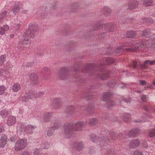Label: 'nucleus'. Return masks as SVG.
<instances>
[{"label": "nucleus", "mask_w": 155, "mask_h": 155, "mask_svg": "<svg viewBox=\"0 0 155 155\" xmlns=\"http://www.w3.org/2000/svg\"><path fill=\"white\" fill-rule=\"evenodd\" d=\"M133 155H143V154L142 152L137 150L134 152Z\"/></svg>", "instance_id": "nucleus-16"}, {"label": "nucleus", "mask_w": 155, "mask_h": 155, "mask_svg": "<svg viewBox=\"0 0 155 155\" xmlns=\"http://www.w3.org/2000/svg\"><path fill=\"white\" fill-rule=\"evenodd\" d=\"M124 120H125L126 121H127V120H126L125 119H124Z\"/></svg>", "instance_id": "nucleus-46"}, {"label": "nucleus", "mask_w": 155, "mask_h": 155, "mask_svg": "<svg viewBox=\"0 0 155 155\" xmlns=\"http://www.w3.org/2000/svg\"><path fill=\"white\" fill-rule=\"evenodd\" d=\"M74 145L78 151L81 150L83 147L82 144L81 143H76L74 144Z\"/></svg>", "instance_id": "nucleus-12"}, {"label": "nucleus", "mask_w": 155, "mask_h": 155, "mask_svg": "<svg viewBox=\"0 0 155 155\" xmlns=\"http://www.w3.org/2000/svg\"><path fill=\"white\" fill-rule=\"evenodd\" d=\"M138 5V3L136 0L131 1L129 2L128 6L130 10H132L136 8Z\"/></svg>", "instance_id": "nucleus-3"}, {"label": "nucleus", "mask_w": 155, "mask_h": 155, "mask_svg": "<svg viewBox=\"0 0 155 155\" xmlns=\"http://www.w3.org/2000/svg\"><path fill=\"white\" fill-rule=\"evenodd\" d=\"M34 97V96L33 94L31 93H29V94H28L27 96V97L30 98V99H32Z\"/></svg>", "instance_id": "nucleus-25"}, {"label": "nucleus", "mask_w": 155, "mask_h": 155, "mask_svg": "<svg viewBox=\"0 0 155 155\" xmlns=\"http://www.w3.org/2000/svg\"><path fill=\"white\" fill-rule=\"evenodd\" d=\"M16 122V118L13 116H10L7 118L6 124L8 126L14 125Z\"/></svg>", "instance_id": "nucleus-2"}, {"label": "nucleus", "mask_w": 155, "mask_h": 155, "mask_svg": "<svg viewBox=\"0 0 155 155\" xmlns=\"http://www.w3.org/2000/svg\"><path fill=\"white\" fill-rule=\"evenodd\" d=\"M30 79L33 81H37L38 79L37 75L34 73L31 74L30 76Z\"/></svg>", "instance_id": "nucleus-10"}, {"label": "nucleus", "mask_w": 155, "mask_h": 155, "mask_svg": "<svg viewBox=\"0 0 155 155\" xmlns=\"http://www.w3.org/2000/svg\"><path fill=\"white\" fill-rule=\"evenodd\" d=\"M153 84L154 85H155V81H154L153 82Z\"/></svg>", "instance_id": "nucleus-44"}, {"label": "nucleus", "mask_w": 155, "mask_h": 155, "mask_svg": "<svg viewBox=\"0 0 155 155\" xmlns=\"http://www.w3.org/2000/svg\"><path fill=\"white\" fill-rule=\"evenodd\" d=\"M143 108L144 110H148V108L146 106H144L143 107Z\"/></svg>", "instance_id": "nucleus-39"}, {"label": "nucleus", "mask_w": 155, "mask_h": 155, "mask_svg": "<svg viewBox=\"0 0 155 155\" xmlns=\"http://www.w3.org/2000/svg\"><path fill=\"white\" fill-rule=\"evenodd\" d=\"M136 34L135 32L129 31L126 34L127 37L128 38H132L136 36Z\"/></svg>", "instance_id": "nucleus-7"}, {"label": "nucleus", "mask_w": 155, "mask_h": 155, "mask_svg": "<svg viewBox=\"0 0 155 155\" xmlns=\"http://www.w3.org/2000/svg\"><path fill=\"white\" fill-rule=\"evenodd\" d=\"M5 90V87L3 86H0V95L3 94Z\"/></svg>", "instance_id": "nucleus-18"}, {"label": "nucleus", "mask_w": 155, "mask_h": 155, "mask_svg": "<svg viewBox=\"0 0 155 155\" xmlns=\"http://www.w3.org/2000/svg\"><path fill=\"white\" fill-rule=\"evenodd\" d=\"M1 115L3 117H5L8 114V111L5 109L1 111L0 113Z\"/></svg>", "instance_id": "nucleus-13"}, {"label": "nucleus", "mask_w": 155, "mask_h": 155, "mask_svg": "<svg viewBox=\"0 0 155 155\" xmlns=\"http://www.w3.org/2000/svg\"><path fill=\"white\" fill-rule=\"evenodd\" d=\"M53 133V132L52 131L51 129L49 130L48 131L47 134L48 136H50L51 135L52 133Z\"/></svg>", "instance_id": "nucleus-28"}, {"label": "nucleus", "mask_w": 155, "mask_h": 155, "mask_svg": "<svg viewBox=\"0 0 155 155\" xmlns=\"http://www.w3.org/2000/svg\"><path fill=\"white\" fill-rule=\"evenodd\" d=\"M139 48V47H138L137 46V47H136L135 49H134V50H137V49H138Z\"/></svg>", "instance_id": "nucleus-41"}, {"label": "nucleus", "mask_w": 155, "mask_h": 155, "mask_svg": "<svg viewBox=\"0 0 155 155\" xmlns=\"http://www.w3.org/2000/svg\"><path fill=\"white\" fill-rule=\"evenodd\" d=\"M64 131L65 133H67L68 131L70 132L72 130L71 127L70 125L66 126L64 127Z\"/></svg>", "instance_id": "nucleus-17"}, {"label": "nucleus", "mask_w": 155, "mask_h": 155, "mask_svg": "<svg viewBox=\"0 0 155 155\" xmlns=\"http://www.w3.org/2000/svg\"><path fill=\"white\" fill-rule=\"evenodd\" d=\"M91 140L93 141H94V142H95V140L94 141V140H93V138L92 137H91Z\"/></svg>", "instance_id": "nucleus-42"}, {"label": "nucleus", "mask_w": 155, "mask_h": 155, "mask_svg": "<svg viewBox=\"0 0 155 155\" xmlns=\"http://www.w3.org/2000/svg\"><path fill=\"white\" fill-rule=\"evenodd\" d=\"M94 137H95V139H96V137H95V136H94Z\"/></svg>", "instance_id": "nucleus-45"}, {"label": "nucleus", "mask_w": 155, "mask_h": 155, "mask_svg": "<svg viewBox=\"0 0 155 155\" xmlns=\"http://www.w3.org/2000/svg\"><path fill=\"white\" fill-rule=\"evenodd\" d=\"M10 139L11 142H14L15 141L16 139L15 137H11Z\"/></svg>", "instance_id": "nucleus-35"}, {"label": "nucleus", "mask_w": 155, "mask_h": 155, "mask_svg": "<svg viewBox=\"0 0 155 155\" xmlns=\"http://www.w3.org/2000/svg\"><path fill=\"white\" fill-rule=\"evenodd\" d=\"M139 82L140 84L142 85H144L146 84V81L144 80H140Z\"/></svg>", "instance_id": "nucleus-30"}, {"label": "nucleus", "mask_w": 155, "mask_h": 155, "mask_svg": "<svg viewBox=\"0 0 155 155\" xmlns=\"http://www.w3.org/2000/svg\"><path fill=\"white\" fill-rule=\"evenodd\" d=\"M128 116H129V117H130V115H129Z\"/></svg>", "instance_id": "nucleus-47"}, {"label": "nucleus", "mask_w": 155, "mask_h": 155, "mask_svg": "<svg viewBox=\"0 0 155 155\" xmlns=\"http://www.w3.org/2000/svg\"><path fill=\"white\" fill-rule=\"evenodd\" d=\"M153 2L152 0H145L143 4L146 6H149L152 5Z\"/></svg>", "instance_id": "nucleus-11"}, {"label": "nucleus", "mask_w": 155, "mask_h": 155, "mask_svg": "<svg viewBox=\"0 0 155 155\" xmlns=\"http://www.w3.org/2000/svg\"><path fill=\"white\" fill-rule=\"evenodd\" d=\"M149 62H150V60H147L145 61H144V64L145 65V64H147V63H149Z\"/></svg>", "instance_id": "nucleus-37"}, {"label": "nucleus", "mask_w": 155, "mask_h": 155, "mask_svg": "<svg viewBox=\"0 0 155 155\" xmlns=\"http://www.w3.org/2000/svg\"><path fill=\"white\" fill-rule=\"evenodd\" d=\"M20 89V86L18 83H16L14 84L12 87V89L14 92H17Z\"/></svg>", "instance_id": "nucleus-6"}, {"label": "nucleus", "mask_w": 155, "mask_h": 155, "mask_svg": "<svg viewBox=\"0 0 155 155\" xmlns=\"http://www.w3.org/2000/svg\"><path fill=\"white\" fill-rule=\"evenodd\" d=\"M28 36L30 37L33 38L34 37V35L33 34V33L32 32V31L30 32L28 35Z\"/></svg>", "instance_id": "nucleus-29"}, {"label": "nucleus", "mask_w": 155, "mask_h": 155, "mask_svg": "<svg viewBox=\"0 0 155 155\" xmlns=\"http://www.w3.org/2000/svg\"><path fill=\"white\" fill-rule=\"evenodd\" d=\"M7 136L5 135H3L0 138V147H5L7 143Z\"/></svg>", "instance_id": "nucleus-4"}, {"label": "nucleus", "mask_w": 155, "mask_h": 155, "mask_svg": "<svg viewBox=\"0 0 155 155\" xmlns=\"http://www.w3.org/2000/svg\"><path fill=\"white\" fill-rule=\"evenodd\" d=\"M106 61H107V62L108 64L113 63L114 62V60L113 59H111L108 58L107 59Z\"/></svg>", "instance_id": "nucleus-24"}, {"label": "nucleus", "mask_w": 155, "mask_h": 155, "mask_svg": "<svg viewBox=\"0 0 155 155\" xmlns=\"http://www.w3.org/2000/svg\"><path fill=\"white\" fill-rule=\"evenodd\" d=\"M4 131V127L2 126H0V133Z\"/></svg>", "instance_id": "nucleus-36"}, {"label": "nucleus", "mask_w": 155, "mask_h": 155, "mask_svg": "<svg viewBox=\"0 0 155 155\" xmlns=\"http://www.w3.org/2000/svg\"><path fill=\"white\" fill-rule=\"evenodd\" d=\"M150 30L149 29H147L144 30L143 31L142 35L143 36H146L148 35L150 33Z\"/></svg>", "instance_id": "nucleus-15"}, {"label": "nucleus", "mask_w": 155, "mask_h": 155, "mask_svg": "<svg viewBox=\"0 0 155 155\" xmlns=\"http://www.w3.org/2000/svg\"><path fill=\"white\" fill-rule=\"evenodd\" d=\"M3 28L4 29V30L5 31H7L9 29V27H8V26L7 25H4L3 27Z\"/></svg>", "instance_id": "nucleus-33"}, {"label": "nucleus", "mask_w": 155, "mask_h": 155, "mask_svg": "<svg viewBox=\"0 0 155 155\" xmlns=\"http://www.w3.org/2000/svg\"><path fill=\"white\" fill-rule=\"evenodd\" d=\"M35 27L34 25H31V26L30 25L29 28L30 29H32V28L33 32H34V31H36V30L35 29Z\"/></svg>", "instance_id": "nucleus-23"}, {"label": "nucleus", "mask_w": 155, "mask_h": 155, "mask_svg": "<svg viewBox=\"0 0 155 155\" xmlns=\"http://www.w3.org/2000/svg\"><path fill=\"white\" fill-rule=\"evenodd\" d=\"M5 59V56L4 55H2L0 57V60L1 61H4Z\"/></svg>", "instance_id": "nucleus-26"}, {"label": "nucleus", "mask_w": 155, "mask_h": 155, "mask_svg": "<svg viewBox=\"0 0 155 155\" xmlns=\"http://www.w3.org/2000/svg\"><path fill=\"white\" fill-rule=\"evenodd\" d=\"M107 77L108 75L106 74H103L101 76V78L103 80L105 79Z\"/></svg>", "instance_id": "nucleus-22"}, {"label": "nucleus", "mask_w": 155, "mask_h": 155, "mask_svg": "<svg viewBox=\"0 0 155 155\" xmlns=\"http://www.w3.org/2000/svg\"><path fill=\"white\" fill-rule=\"evenodd\" d=\"M149 135L150 137L155 136V130L153 129L151 130L149 133Z\"/></svg>", "instance_id": "nucleus-14"}, {"label": "nucleus", "mask_w": 155, "mask_h": 155, "mask_svg": "<svg viewBox=\"0 0 155 155\" xmlns=\"http://www.w3.org/2000/svg\"><path fill=\"white\" fill-rule=\"evenodd\" d=\"M141 99L143 101H147V97L145 95H143L141 97Z\"/></svg>", "instance_id": "nucleus-27"}, {"label": "nucleus", "mask_w": 155, "mask_h": 155, "mask_svg": "<svg viewBox=\"0 0 155 155\" xmlns=\"http://www.w3.org/2000/svg\"><path fill=\"white\" fill-rule=\"evenodd\" d=\"M140 132L138 129H133L130 131V134L133 136H136Z\"/></svg>", "instance_id": "nucleus-8"}, {"label": "nucleus", "mask_w": 155, "mask_h": 155, "mask_svg": "<svg viewBox=\"0 0 155 155\" xmlns=\"http://www.w3.org/2000/svg\"><path fill=\"white\" fill-rule=\"evenodd\" d=\"M27 141L20 139L17 140L15 146V150L19 151L23 150L26 146Z\"/></svg>", "instance_id": "nucleus-1"}, {"label": "nucleus", "mask_w": 155, "mask_h": 155, "mask_svg": "<svg viewBox=\"0 0 155 155\" xmlns=\"http://www.w3.org/2000/svg\"><path fill=\"white\" fill-rule=\"evenodd\" d=\"M149 88H150V89H152V88H153L152 86H150L149 87Z\"/></svg>", "instance_id": "nucleus-43"}, {"label": "nucleus", "mask_w": 155, "mask_h": 155, "mask_svg": "<svg viewBox=\"0 0 155 155\" xmlns=\"http://www.w3.org/2000/svg\"><path fill=\"white\" fill-rule=\"evenodd\" d=\"M83 123L79 122L77 123L75 125L74 128L76 130H80L83 126Z\"/></svg>", "instance_id": "nucleus-9"}, {"label": "nucleus", "mask_w": 155, "mask_h": 155, "mask_svg": "<svg viewBox=\"0 0 155 155\" xmlns=\"http://www.w3.org/2000/svg\"><path fill=\"white\" fill-rule=\"evenodd\" d=\"M140 144V142L139 140H133L130 142L129 146L131 148H134L138 147Z\"/></svg>", "instance_id": "nucleus-5"}, {"label": "nucleus", "mask_w": 155, "mask_h": 155, "mask_svg": "<svg viewBox=\"0 0 155 155\" xmlns=\"http://www.w3.org/2000/svg\"><path fill=\"white\" fill-rule=\"evenodd\" d=\"M7 12L6 11L3 12L2 13H1V14L0 15V18H4Z\"/></svg>", "instance_id": "nucleus-20"}, {"label": "nucleus", "mask_w": 155, "mask_h": 155, "mask_svg": "<svg viewBox=\"0 0 155 155\" xmlns=\"http://www.w3.org/2000/svg\"><path fill=\"white\" fill-rule=\"evenodd\" d=\"M94 120H92V121L90 122V123H89V124H90V125H92V126L94 124H92L91 123V122H94Z\"/></svg>", "instance_id": "nucleus-38"}, {"label": "nucleus", "mask_w": 155, "mask_h": 155, "mask_svg": "<svg viewBox=\"0 0 155 155\" xmlns=\"http://www.w3.org/2000/svg\"><path fill=\"white\" fill-rule=\"evenodd\" d=\"M137 64V62L136 61H133V68H134V69L136 67Z\"/></svg>", "instance_id": "nucleus-31"}, {"label": "nucleus", "mask_w": 155, "mask_h": 155, "mask_svg": "<svg viewBox=\"0 0 155 155\" xmlns=\"http://www.w3.org/2000/svg\"><path fill=\"white\" fill-rule=\"evenodd\" d=\"M12 10L13 11V12L14 14H15L17 13L19 10V8L16 7L15 6L12 9Z\"/></svg>", "instance_id": "nucleus-19"}, {"label": "nucleus", "mask_w": 155, "mask_h": 155, "mask_svg": "<svg viewBox=\"0 0 155 155\" xmlns=\"http://www.w3.org/2000/svg\"><path fill=\"white\" fill-rule=\"evenodd\" d=\"M5 31L2 27L0 28V34L1 35H3L4 34Z\"/></svg>", "instance_id": "nucleus-21"}, {"label": "nucleus", "mask_w": 155, "mask_h": 155, "mask_svg": "<svg viewBox=\"0 0 155 155\" xmlns=\"http://www.w3.org/2000/svg\"><path fill=\"white\" fill-rule=\"evenodd\" d=\"M155 64V60L153 61H150L149 64L150 65H154Z\"/></svg>", "instance_id": "nucleus-32"}, {"label": "nucleus", "mask_w": 155, "mask_h": 155, "mask_svg": "<svg viewBox=\"0 0 155 155\" xmlns=\"http://www.w3.org/2000/svg\"><path fill=\"white\" fill-rule=\"evenodd\" d=\"M145 143L146 144V145H147V143Z\"/></svg>", "instance_id": "nucleus-48"}, {"label": "nucleus", "mask_w": 155, "mask_h": 155, "mask_svg": "<svg viewBox=\"0 0 155 155\" xmlns=\"http://www.w3.org/2000/svg\"><path fill=\"white\" fill-rule=\"evenodd\" d=\"M108 96H109V95H108V94L106 93V94H104V95H103V100L104 101L105 100V99L106 97H108Z\"/></svg>", "instance_id": "nucleus-34"}, {"label": "nucleus", "mask_w": 155, "mask_h": 155, "mask_svg": "<svg viewBox=\"0 0 155 155\" xmlns=\"http://www.w3.org/2000/svg\"><path fill=\"white\" fill-rule=\"evenodd\" d=\"M147 18H145L144 21H143V22H147Z\"/></svg>", "instance_id": "nucleus-40"}]
</instances>
